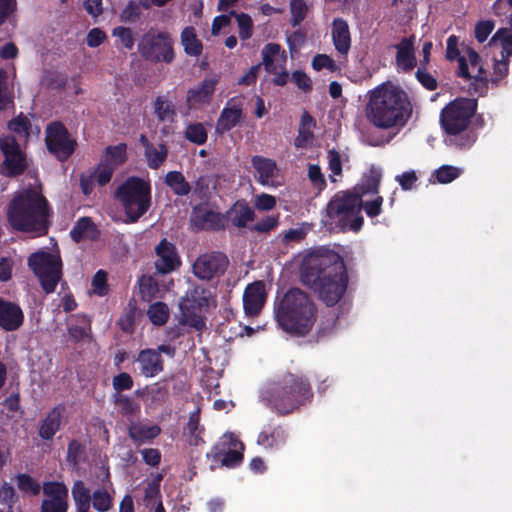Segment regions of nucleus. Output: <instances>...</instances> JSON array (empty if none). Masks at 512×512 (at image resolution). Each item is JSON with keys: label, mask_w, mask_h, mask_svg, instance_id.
<instances>
[{"label": "nucleus", "mask_w": 512, "mask_h": 512, "mask_svg": "<svg viewBox=\"0 0 512 512\" xmlns=\"http://www.w3.org/2000/svg\"><path fill=\"white\" fill-rule=\"evenodd\" d=\"M300 279L328 307L343 298L349 281L343 258L329 249L314 250L304 256Z\"/></svg>", "instance_id": "1"}, {"label": "nucleus", "mask_w": 512, "mask_h": 512, "mask_svg": "<svg viewBox=\"0 0 512 512\" xmlns=\"http://www.w3.org/2000/svg\"><path fill=\"white\" fill-rule=\"evenodd\" d=\"M52 210L41 190L28 187L17 191L7 206V220L16 231L48 233Z\"/></svg>", "instance_id": "2"}, {"label": "nucleus", "mask_w": 512, "mask_h": 512, "mask_svg": "<svg viewBox=\"0 0 512 512\" xmlns=\"http://www.w3.org/2000/svg\"><path fill=\"white\" fill-rule=\"evenodd\" d=\"M311 382L302 373L285 372L277 376L261 392L264 405L280 416H287L313 399Z\"/></svg>", "instance_id": "3"}, {"label": "nucleus", "mask_w": 512, "mask_h": 512, "mask_svg": "<svg viewBox=\"0 0 512 512\" xmlns=\"http://www.w3.org/2000/svg\"><path fill=\"white\" fill-rule=\"evenodd\" d=\"M279 327L294 336H306L317 319V307L310 295L300 288H290L274 302Z\"/></svg>", "instance_id": "4"}, {"label": "nucleus", "mask_w": 512, "mask_h": 512, "mask_svg": "<svg viewBox=\"0 0 512 512\" xmlns=\"http://www.w3.org/2000/svg\"><path fill=\"white\" fill-rule=\"evenodd\" d=\"M412 113L407 93L398 86H381L371 92L367 118L375 127L389 129L406 125Z\"/></svg>", "instance_id": "5"}, {"label": "nucleus", "mask_w": 512, "mask_h": 512, "mask_svg": "<svg viewBox=\"0 0 512 512\" xmlns=\"http://www.w3.org/2000/svg\"><path fill=\"white\" fill-rule=\"evenodd\" d=\"M477 108V99L466 97L455 98L442 108L439 121L449 146L466 150L474 145L478 136L470 125Z\"/></svg>", "instance_id": "6"}, {"label": "nucleus", "mask_w": 512, "mask_h": 512, "mask_svg": "<svg viewBox=\"0 0 512 512\" xmlns=\"http://www.w3.org/2000/svg\"><path fill=\"white\" fill-rule=\"evenodd\" d=\"M362 199L352 191H338L326 205V216L338 223L342 230L359 232L364 219L361 215Z\"/></svg>", "instance_id": "7"}, {"label": "nucleus", "mask_w": 512, "mask_h": 512, "mask_svg": "<svg viewBox=\"0 0 512 512\" xmlns=\"http://www.w3.org/2000/svg\"><path fill=\"white\" fill-rule=\"evenodd\" d=\"M130 223L137 222L151 205L150 184L139 177H129L116 190Z\"/></svg>", "instance_id": "8"}, {"label": "nucleus", "mask_w": 512, "mask_h": 512, "mask_svg": "<svg viewBox=\"0 0 512 512\" xmlns=\"http://www.w3.org/2000/svg\"><path fill=\"white\" fill-rule=\"evenodd\" d=\"M27 265L38 279L42 290L46 294L54 293L63 276L60 255L39 250L28 257Z\"/></svg>", "instance_id": "9"}, {"label": "nucleus", "mask_w": 512, "mask_h": 512, "mask_svg": "<svg viewBox=\"0 0 512 512\" xmlns=\"http://www.w3.org/2000/svg\"><path fill=\"white\" fill-rule=\"evenodd\" d=\"M174 42L169 32L150 29L138 42V53L152 63L171 64L175 59Z\"/></svg>", "instance_id": "10"}, {"label": "nucleus", "mask_w": 512, "mask_h": 512, "mask_svg": "<svg viewBox=\"0 0 512 512\" xmlns=\"http://www.w3.org/2000/svg\"><path fill=\"white\" fill-rule=\"evenodd\" d=\"M244 444L231 432L224 433L207 453L211 469L217 467L236 468L243 459Z\"/></svg>", "instance_id": "11"}, {"label": "nucleus", "mask_w": 512, "mask_h": 512, "mask_svg": "<svg viewBox=\"0 0 512 512\" xmlns=\"http://www.w3.org/2000/svg\"><path fill=\"white\" fill-rule=\"evenodd\" d=\"M211 298V291L203 286L189 288L179 303L183 321L196 329L204 325L201 314L210 306Z\"/></svg>", "instance_id": "12"}, {"label": "nucleus", "mask_w": 512, "mask_h": 512, "mask_svg": "<svg viewBox=\"0 0 512 512\" xmlns=\"http://www.w3.org/2000/svg\"><path fill=\"white\" fill-rule=\"evenodd\" d=\"M47 151L60 162H66L75 152L76 140L61 121H52L45 128Z\"/></svg>", "instance_id": "13"}, {"label": "nucleus", "mask_w": 512, "mask_h": 512, "mask_svg": "<svg viewBox=\"0 0 512 512\" xmlns=\"http://www.w3.org/2000/svg\"><path fill=\"white\" fill-rule=\"evenodd\" d=\"M0 151L3 161L0 164V174L8 178L22 175L29 163L26 153L21 149L19 142L13 135L0 136Z\"/></svg>", "instance_id": "14"}, {"label": "nucleus", "mask_w": 512, "mask_h": 512, "mask_svg": "<svg viewBox=\"0 0 512 512\" xmlns=\"http://www.w3.org/2000/svg\"><path fill=\"white\" fill-rule=\"evenodd\" d=\"M229 266L227 255L220 251L201 254L193 263V274L200 280L210 281L225 274Z\"/></svg>", "instance_id": "15"}, {"label": "nucleus", "mask_w": 512, "mask_h": 512, "mask_svg": "<svg viewBox=\"0 0 512 512\" xmlns=\"http://www.w3.org/2000/svg\"><path fill=\"white\" fill-rule=\"evenodd\" d=\"M190 221L196 231H221L225 229V216L205 208L202 204L192 207Z\"/></svg>", "instance_id": "16"}, {"label": "nucleus", "mask_w": 512, "mask_h": 512, "mask_svg": "<svg viewBox=\"0 0 512 512\" xmlns=\"http://www.w3.org/2000/svg\"><path fill=\"white\" fill-rule=\"evenodd\" d=\"M155 268L160 274H168L181 266V259L175 245L163 238L155 247Z\"/></svg>", "instance_id": "17"}, {"label": "nucleus", "mask_w": 512, "mask_h": 512, "mask_svg": "<svg viewBox=\"0 0 512 512\" xmlns=\"http://www.w3.org/2000/svg\"><path fill=\"white\" fill-rule=\"evenodd\" d=\"M288 437L286 425L269 421L260 431L257 444L265 449L277 450L286 444Z\"/></svg>", "instance_id": "18"}, {"label": "nucleus", "mask_w": 512, "mask_h": 512, "mask_svg": "<svg viewBox=\"0 0 512 512\" xmlns=\"http://www.w3.org/2000/svg\"><path fill=\"white\" fill-rule=\"evenodd\" d=\"M266 302L265 284L255 281L249 284L243 294V307L245 314L250 317L257 316Z\"/></svg>", "instance_id": "19"}, {"label": "nucleus", "mask_w": 512, "mask_h": 512, "mask_svg": "<svg viewBox=\"0 0 512 512\" xmlns=\"http://www.w3.org/2000/svg\"><path fill=\"white\" fill-rule=\"evenodd\" d=\"M24 323V313L15 303L0 297V328L6 332L18 330Z\"/></svg>", "instance_id": "20"}, {"label": "nucleus", "mask_w": 512, "mask_h": 512, "mask_svg": "<svg viewBox=\"0 0 512 512\" xmlns=\"http://www.w3.org/2000/svg\"><path fill=\"white\" fill-rule=\"evenodd\" d=\"M136 361L140 365V372L147 378L160 374L163 369V358L155 349L147 348L138 353Z\"/></svg>", "instance_id": "21"}, {"label": "nucleus", "mask_w": 512, "mask_h": 512, "mask_svg": "<svg viewBox=\"0 0 512 512\" xmlns=\"http://www.w3.org/2000/svg\"><path fill=\"white\" fill-rule=\"evenodd\" d=\"M65 411L64 404L53 407L39 423L38 434L43 440H52L60 430L62 415Z\"/></svg>", "instance_id": "22"}, {"label": "nucleus", "mask_w": 512, "mask_h": 512, "mask_svg": "<svg viewBox=\"0 0 512 512\" xmlns=\"http://www.w3.org/2000/svg\"><path fill=\"white\" fill-rule=\"evenodd\" d=\"M243 118L242 104L235 103L234 99L227 102L217 120L216 129L220 133L228 132L238 125Z\"/></svg>", "instance_id": "23"}, {"label": "nucleus", "mask_w": 512, "mask_h": 512, "mask_svg": "<svg viewBox=\"0 0 512 512\" xmlns=\"http://www.w3.org/2000/svg\"><path fill=\"white\" fill-rule=\"evenodd\" d=\"M397 49L396 64L404 72H409L416 66L414 53V36L404 37L395 45Z\"/></svg>", "instance_id": "24"}, {"label": "nucleus", "mask_w": 512, "mask_h": 512, "mask_svg": "<svg viewBox=\"0 0 512 512\" xmlns=\"http://www.w3.org/2000/svg\"><path fill=\"white\" fill-rule=\"evenodd\" d=\"M231 224L236 228H245L255 219V212L245 200L236 201L226 212Z\"/></svg>", "instance_id": "25"}, {"label": "nucleus", "mask_w": 512, "mask_h": 512, "mask_svg": "<svg viewBox=\"0 0 512 512\" xmlns=\"http://www.w3.org/2000/svg\"><path fill=\"white\" fill-rule=\"evenodd\" d=\"M332 40L335 49L343 55H346L351 47V37L349 26L346 20L335 18L332 22Z\"/></svg>", "instance_id": "26"}, {"label": "nucleus", "mask_w": 512, "mask_h": 512, "mask_svg": "<svg viewBox=\"0 0 512 512\" xmlns=\"http://www.w3.org/2000/svg\"><path fill=\"white\" fill-rule=\"evenodd\" d=\"M381 179V172L372 167L367 173L363 174L359 183L356 184L352 192L355 195H359L360 199L365 195L377 194L379 192Z\"/></svg>", "instance_id": "27"}, {"label": "nucleus", "mask_w": 512, "mask_h": 512, "mask_svg": "<svg viewBox=\"0 0 512 512\" xmlns=\"http://www.w3.org/2000/svg\"><path fill=\"white\" fill-rule=\"evenodd\" d=\"M218 78H205L197 87L187 92V102L193 104L208 103L213 96Z\"/></svg>", "instance_id": "28"}, {"label": "nucleus", "mask_w": 512, "mask_h": 512, "mask_svg": "<svg viewBox=\"0 0 512 512\" xmlns=\"http://www.w3.org/2000/svg\"><path fill=\"white\" fill-rule=\"evenodd\" d=\"M161 433L158 425H147L141 422H133L128 426V435L134 443L141 445L151 442Z\"/></svg>", "instance_id": "29"}, {"label": "nucleus", "mask_w": 512, "mask_h": 512, "mask_svg": "<svg viewBox=\"0 0 512 512\" xmlns=\"http://www.w3.org/2000/svg\"><path fill=\"white\" fill-rule=\"evenodd\" d=\"M315 126L316 122L314 118L309 114V112L304 111L300 119L298 135L294 140L295 147L306 148L308 146L314 138L313 129Z\"/></svg>", "instance_id": "30"}, {"label": "nucleus", "mask_w": 512, "mask_h": 512, "mask_svg": "<svg viewBox=\"0 0 512 512\" xmlns=\"http://www.w3.org/2000/svg\"><path fill=\"white\" fill-rule=\"evenodd\" d=\"M153 112L158 122H173L177 116L175 104L165 95H159L155 98Z\"/></svg>", "instance_id": "31"}, {"label": "nucleus", "mask_w": 512, "mask_h": 512, "mask_svg": "<svg viewBox=\"0 0 512 512\" xmlns=\"http://www.w3.org/2000/svg\"><path fill=\"white\" fill-rule=\"evenodd\" d=\"M252 165L258 174L257 180L262 185H267L277 171L276 162L262 156H254L252 158Z\"/></svg>", "instance_id": "32"}, {"label": "nucleus", "mask_w": 512, "mask_h": 512, "mask_svg": "<svg viewBox=\"0 0 512 512\" xmlns=\"http://www.w3.org/2000/svg\"><path fill=\"white\" fill-rule=\"evenodd\" d=\"M164 183L171 189L174 195L179 197L187 196L192 187L180 171H169L166 173Z\"/></svg>", "instance_id": "33"}, {"label": "nucleus", "mask_w": 512, "mask_h": 512, "mask_svg": "<svg viewBox=\"0 0 512 512\" xmlns=\"http://www.w3.org/2000/svg\"><path fill=\"white\" fill-rule=\"evenodd\" d=\"M81 325H70L68 327V334L74 343H79L85 338H92L91 319L84 314L73 315Z\"/></svg>", "instance_id": "34"}, {"label": "nucleus", "mask_w": 512, "mask_h": 512, "mask_svg": "<svg viewBox=\"0 0 512 512\" xmlns=\"http://www.w3.org/2000/svg\"><path fill=\"white\" fill-rule=\"evenodd\" d=\"M181 44L189 56L198 57L203 50L202 42L197 38L195 29L192 26L185 27L181 32Z\"/></svg>", "instance_id": "35"}, {"label": "nucleus", "mask_w": 512, "mask_h": 512, "mask_svg": "<svg viewBox=\"0 0 512 512\" xmlns=\"http://www.w3.org/2000/svg\"><path fill=\"white\" fill-rule=\"evenodd\" d=\"M127 160V145L125 143H119L114 146H107L104 150V155L101 161L106 164L113 165L116 169L118 166L124 164Z\"/></svg>", "instance_id": "36"}, {"label": "nucleus", "mask_w": 512, "mask_h": 512, "mask_svg": "<svg viewBox=\"0 0 512 512\" xmlns=\"http://www.w3.org/2000/svg\"><path fill=\"white\" fill-rule=\"evenodd\" d=\"M142 7L147 9L149 4L145 1L144 3H137L134 0H130L124 9L119 14V20L122 23H136L140 20L142 15Z\"/></svg>", "instance_id": "37"}, {"label": "nucleus", "mask_w": 512, "mask_h": 512, "mask_svg": "<svg viewBox=\"0 0 512 512\" xmlns=\"http://www.w3.org/2000/svg\"><path fill=\"white\" fill-rule=\"evenodd\" d=\"M144 156L149 168L156 170L166 161L168 156V148L164 143H160L158 147L154 145L152 148L144 151Z\"/></svg>", "instance_id": "38"}, {"label": "nucleus", "mask_w": 512, "mask_h": 512, "mask_svg": "<svg viewBox=\"0 0 512 512\" xmlns=\"http://www.w3.org/2000/svg\"><path fill=\"white\" fill-rule=\"evenodd\" d=\"M185 429L190 436V445L198 446L199 444L204 443V440L201 437L204 428L200 426V409H197L190 414Z\"/></svg>", "instance_id": "39"}, {"label": "nucleus", "mask_w": 512, "mask_h": 512, "mask_svg": "<svg viewBox=\"0 0 512 512\" xmlns=\"http://www.w3.org/2000/svg\"><path fill=\"white\" fill-rule=\"evenodd\" d=\"M139 291L143 300L150 302L160 292L157 280L151 275H142L139 279Z\"/></svg>", "instance_id": "40"}, {"label": "nucleus", "mask_w": 512, "mask_h": 512, "mask_svg": "<svg viewBox=\"0 0 512 512\" xmlns=\"http://www.w3.org/2000/svg\"><path fill=\"white\" fill-rule=\"evenodd\" d=\"M184 135L189 142L197 145H204L208 139L207 129L201 122L188 124L186 126Z\"/></svg>", "instance_id": "41"}, {"label": "nucleus", "mask_w": 512, "mask_h": 512, "mask_svg": "<svg viewBox=\"0 0 512 512\" xmlns=\"http://www.w3.org/2000/svg\"><path fill=\"white\" fill-rule=\"evenodd\" d=\"M281 52V46L278 43H268L261 51L262 64L267 73H276L277 67L274 63V58Z\"/></svg>", "instance_id": "42"}, {"label": "nucleus", "mask_w": 512, "mask_h": 512, "mask_svg": "<svg viewBox=\"0 0 512 512\" xmlns=\"http://www.w3.org/2000/svg\"><path fill=\"white\" fill-rule=\"evenodd\" d=\"M500 42L502 46L501 57L509 58L512 56V32L507 28H500L490 39L489 45Z\"/></svg>", "instance_id": "43"}, {"label": "nucleus", "mask_w": 512, "mask_h": 512, "mask_svg": "<svg viewBox=\"0 0 512 512\" xmlns=\"http://www.w3.org/2000/svg\"><path fill=\"white\" fill-rule=\"evenodd\" d=\"M113 403L120 408L122 415L126 417L135 416L140 406L135 400L124 394H113Z\"/></svg>", "instance_id": "44"}, {"label": "nucleus", "mask_w": 512, "mask_h": 512, "mask_svg": "<svg viewBox=\"0 0 512 512\" xmlns=\"http://www.w3.org/2000/svg\"><path fill=\"white\" fill-rule=\"evenodd\" d=\"M72 497L76 504V507H82L89 509L91 495L89 489L85 486L82 480H77L72 486Z\"/></svg>", "instance_id": "45"}, {"label": "nucleus", "mask_w": 512, "mask_h": 512, "mask_svg": "<svg viewBox=\"0 0 512 512\" xmlns=\"http://www.w3.org/2000/svg\"><path fill=\"white\" fill-rule=\"evenodd\" d=\"M31 127V121L22 112L17 117L11 119L7 124V128L10 131L26 139L30 137Z\"/></svg>", "instance_id": "46"}, {"label": "nucleus", "mask_w": 512, "mask_h": 512, "mask_svg": "<svg viewBox=\"0 0 512 512\" xmlns=\"http://www.w3.org/2000/svg\"><path fill=\"white\" fill-rule=\"evenodd\" d=\"M147 314L154 325L162 326L169 318V309L165 303L156 302L149 306Z\"/></svg>", "instance_id": "47"}, {"label": "nucleus", "mask_w": 512, "mask_h": 512, "mask_svg": "<svg viewBox=\"0 0 512 512\" xmlns=\"http://www.w3.org/2000/svg\"><path fill=\"white\" fill-rule=\"evenodd\" d=\"M230 15L235 17L239 28V38L241 40H248L253 34V21L250 15L246 13H237L234 10L230 11Z\"/></svg>", "instance_id": "48"}, {"label": "nucleus", "mask_w": 512, "mask_h": 512, "mask_svg": "<svg viewBox=\"0 0 512 512\" xmlns=\"http://www.w3.org/2000/svg\"><path fill=\"white\" fill-rule=\"evenodd\" d=\"M92 506L98 512H107L112 507V497L105 488L97 489L92 494Z\"/></svg>", "instance_id": "49"}, {"label": "nucleus", "mask_w": 512, "mask_h": 512, "mask_svg": "<svg viewBox=\"0 0 512 512\" xmlns=\"http://www.w3.org/2000/svg\"><path fill=\"white\" fill-rule=\"evenodd\" d=\"M308 6L305 0H290V23L292 27L299 26L307 16Z\"/></svg>", "instance_id": "50"}, {"label": "nucleus", "mask_w": 512, "mask_h": 512, "mask_svg": "<svg viewBox=\"0 0 512 512\" xmlns=\"http://www.w3.org/2000/svg\"><path fill=\"white\" fill-rule=\"evenodd\" d=\"M89 230H96L94 222L90 217H81L76 221L70 231V236L73 241L78 243L84 238L85 233Z\"/></svg>", "instance_id": "51"}, {"label": "nucleus", "mask_w": 512, "mask_h": 512, "mask_svg": "<svg viewBox=\"0 0 512 512\" xmlns=\"http://www.w3.org/2000/svg\"><path fill=\"white\" fill-rule=\"evenodd\" d=\"M43 492L51 497V499H47L48 501H66L68 496L67 487L60 482H46L43 486Z\"/></svg>", "instance_id": "52"}, {"label": "nucleus", "mask_w": 512, "mask_h": 512, "mask_svg": "<svg viewBox=\"0 0 512 512\" xmlns=\"http://www.w3.org/2000/svg\"><path fill=\"white\" fill-rule=\"evenodd\" d=\"M17 487L23 493L38 495L41 490L40 484L34 480L29 474L20 473L16 476Z\"/></svg>", "instance_id": "53"}, {"label": "nucleus", "mask_w": 512, "mask_h": 512, "mask_svg": "<svg viewBox=\"0 0 512 512\" xmlns=\"http://www.w3.org/2000/svg\"><path fill=\"white\" fill-rule=\"evenodd\" d=\"M460 174L461 169L451 165H442L434 172L435 179L441 184H448L452 182L458 178Z\"/></svg>", "instance_id": "54"}, {"label": "nucleus", "mask_w": 512, "mask_h": 512, "mask_svg": "<svg viewBox=\"0 0 512 512\" xmlns=\"http://www.w3.org/2000/svg\"><path fill=\"white\" fill-rule=\"evenodd\" d=\"M114 171L113 165L106 164L100 160L92 174H94V179L98 185L105 186L111 181Z\"/></svg>", "instance_id": "55"}, {"label": "nucleus", "mask_w": 512, "mask_h": 512, "mask_svg": "<svg viewBox=\"0 0 512 512\" xmlns=\"http://www.w3.org/2000/svg\"><path fill=\"white\" fill-rule=\"evenodd\" d=\"M308 178L317 193H321L327 186L326 179L319 165L311 164L308 167Z\"/></svg>", "instance_id": "56"}, {"label": "nucleus", "mask_w": 512, "mask_h": 512, "mask_svg": "<svg viewBox=\"0 0 512 512\" xmlns=\"http://www.w3.org/2000/svg\"><path fill=\"white\" fill-rule=\"evenodd\" d=\"M134 381L132 376L127 372H121L112 378V386L114 394H122L123 391L133 388Z\"/></svg>", "instance_id": "57"}, {"label": "nucleus", "mask_w": 512, "mask_h": 512, "mask_svg": "<svg viewBox=\"0 0 512 512\" xmlns=\"http://www.w3.org/2000/svg\"><path fill=\"white\" fill-rule=\"evenodd\" d=\"M112 36L117 37L121 45L127 49L132 50L134 47V36L131 28L125 26H118L112 30Z\"/></svg>", "instance_id": "58"}, {"label": "nucleus", "mask_w": 512, "mask_h": 512, "mask_svg": "<svg viewBox=\"0 0 512 512\" xmlns=\"http://www.w3.org/2000/svg\"><path fill=\"white\" fill-rule=\"evenodd\" d=\"M10 104H13V95L8 92L7 73L0 68V111L5 110Z\"/></svg>", "instance_id": "59"}, {"label": "nucleus", "mask_w": 512, "mask_h": 512, "mask_svg": "<svg viewBox=\"0 0 512 512\" xmlns=\"http://www.w3.org/2000/svg\"><path fill=\"white\" fill-rule=\"evenodd\" d=\"M279 225V215L266 216L253 226L250 227V231L257 233H269Z\"/></svg>", "instance_id": "60"}, {"label": "nucleus", "mask_w": 512, "mask_h": 512, "mask_svg": "<svg viewBox=\"0 0 512 512\" xmlns=\"http://www.w3.org/2000/svg\"><path fill=\"white\" fill-rule=\"evenodd\" d=\"M415 77L418 82L429 91H434L438 87L436 78L427 71V67H418Z\"/></svg>", "instance_id": "61"}, {"label": "nucleus", "mask_w": 512, "mask_h": 512, "mask_svg": "<svg viewBox=\"0 0 512 512\" xmlns=\"http://www.w3.org/2000/svg\"><path fill=\"white\" fill-rule=\"evenodd\" d=\"M312 68L316 71H320L322 69H327L331 72H335L338 67L335 61L326 54H317L312 59Z\"/></svg>", "instance_id": "62"}, {"label": "nucleus", "mask_w": 512, "mask_h": 512, "mask_svg": "<svg viewBox=\"0 0 512 512\" xmlns=\"http://www.w3.org/2000/svg\"><path fill=\"white\" fill-rule=\"evenodd\" d=\"M92 286L97 295H107L109 291L107 285V272L104 270H98L92 278Z\"/></svg>", "instance_id": "63"}, {"label": "nucleus", "mask_w": 512, "mask_h": 512, "mask_svg": "<svg viewBox=\"0 0 512 512\" xmlns=\"http://www.w3.org/2000/svg\"><path fill=\"white\" fill-rule=\"evenodd\" d=\"M495 23L493 20L479 21L475 26V38L479 43L487 40L488 36L494 30Z\"/></svg>", "instance_id": "64"}]
</instances>
